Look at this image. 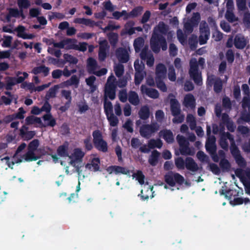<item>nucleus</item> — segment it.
I'll return each mask as SVG.
<instances>
[{"label": "nucleus", "mask_w": 250, "mask_h": 250, "mask_svg": "<svg viewBox=\"0 0 250 250\" xmlns=\"http://www.w3.org/2000/svg\"><path fill=\"white\" fill-rule=\"evenodd\" d=\"M205 63L204 58L200 57L197 62L195 58L191 59L189 61V75L191 79L197 85L203 84L202 73L199 70V65L203 67Z\"/></svg>", "instance_id": "f257e3e1"}, {"label": "nucleus", "mask_w": 250, "mask_h": 250, "mask_svg": "<svg viewBox=\"0 0 250 250\" xmlns=\"http://www.w3.org/2000/svg\"><path fill=\"white\" fill-rule=\"evenodd\" d=\"M150 46L152 51L158 53L162 48L163 51L167 50V44L165 37L159 33L153 32L150 40Z\"/></svg>", "instance_id": "f03ea898"}, {"label": "nucleus", "mask_w": 250, "mask_h": 250, "mask_svg": "<svg viewBox=\"0 0 250 250\" xmlns=\"http://www.w3.org/2000/svg\"><path fill=\"white\" fill-rule=\"evenodd\" d=\"M93 143L95 147L99 151L106 152L108 151L107 142L104 140L103 136L100 130L97 129L93 131Z\"/></svg>", "instance_id": "7ed1b4c3"}, {"label": "nucleus", "mask_w": 250, "mask_h": 250, "mask_svg": "<svg viewBox=\"0 0 250 250\" xmlns=\"http://www.w3.org/2000/svg\"><path fill=\"white\" fill-rule=\"evenodd\" d=\"M165 182L171 187L175 186L176 184L182 185L185 181L184 177L177 172L169 171L164 176Z\"/></svg>", "instance_id": "20e7f679"}, {"label": "nucleus", "mask_w": 250, "mask_h": 250, "mask_svg": "<svg viewBox=\"0 0 250 250\" xmlns=\"http://www.w3.org/2000/svg\"><path fill=\"white\" fill-rule=\"evenodd\" d=\"M160 125L156 122L150 124H145L140 127L139 132L142 137L146 139H149L153 134L158 131Z\"/></svg>", "instance_id": "39448f33"}, {"label": "nucleus", "mask_w": 250, "mask_h": 250, "mask_svg": "<svg viewBox=\"0 0 250 250\" xmlns=\"http://www.w3.org/2000/svg\"><path fill=\"white\" fill-rule=\"evenodd\" d=\"M42 111H45L46 114L42 116V119L44 121H48L47 125L54 127L56 125V121L50 113L51 110V105L49 103L48 101L45 100L43 105L41 107Z\"/></svg>", "instance_id": "423d86ee"}, {"label": "nucleus", "mask_w": 250, "mask_h": 250, "mask_svg": "<svg viewBox=\"0 0 250 250\" xmlns=\"http://www.w3.org/2000/svg\"><path fill=\"white\" fill-rule=\"evenodd\" d=\"M98 59L100 62H104L107 56V52L110 47L106 40L99 42Z\"/></svg>", "instance_id": "0eeeda50"}, {"label": "nucleus", "mask_w": 250, "mask_h": 250, "mask_svg": "<svg viewBox=\"0 0 250 250\" xmlns=\"http://www.w3.org/2000/svg\"><path fill=\"white\" fill-rule=\"evenodd\" d=\"M230 152L239 167L244 168L246 167V161L241 155L240 151L237 146H233L232 150H230Z\"/></svg>", "instance_id": "6e6552de"}, {"label": "nucleus", "mask_w": 250, "mask_h": 250, "mask_svg": "<svg viewBox=\"0 0 250 250\" xmlns=\"http://www.w3.org/2000/svg\"><path fill=\"white\" fill-rule=\"evenodd\" d=\"M200 35L199 37V42L200 45L207 43L210 36V30L207 24L200 27Z\"/></svg>", "instance_id": "1a4fd4ad"}, {"label": "nucleus", "mask_w": 250, "mask_h": 250, "mask_svg": "<svg viewBox=\"0 0 250 250\" xmlns=\"http://www.w3.org/2000/svg\"><path fill=\"white\" fill-rule=\"evenodd\" d=\"M117 84L110 83H106L104 86V99H107L109 98L111 100H113L116 97V88Z\"/></svg>", "instance_id": "9d476101"}, {"label": "nucleus", "mask_w": 250, "mask_h": 250, "mask_svg": "<svg viewBox=\"0 0 250 250\" xmlns=\"http://www.w3.org/2000/svg\"><path fill=\"white\" fill-rule=\"evenodd\" d=\"M61 95L67 100V102L64 104V105L61 106L59 108V110L62 112H64L70 107L72 100L71 92L70 90H62Z\"/></svg>", "instance_id": "9b49d317"}, {"label": "nucleus", "mask_w": 250, "mask_h": 250, "mask_svg": "<svg viewBox=\"0 0 250 250\" xmlns=\"http://www.w3.org/2000/svg\"><path fill=\"white\" fill-rule=\"evenodd\" d=\"M116 57L121 63H126L129 59V56L127 50L123 47H120L116 50Z\"/></svg>", "instance_id": "f8f14e48"}, {"label": "nucleus", "mask_w": 250, "mask_h": 250, "mask_svg": "<svg viewBox=\"0 0 250 250\" xmlns=\"http://www.w3.org/2000/svg\"><path fill=\"white\" fill-rule=\"evenodd\" d=\"M248 41L242 35H236L234 39V44L237 49H243L247 45Z\"/></svg>", "instance_id": "ddd939ff"}, {"label": "nucleus", "mask_w": 250, "mask_h": 250, "mask_svg": "<svg viewBox=\"0 0 250 250\" xmlns=\"http://www.w3.org/2000/svg\"><path fill=\"white\" fill-rule=\"evenodd\" d=\"M170 106L171 114L173 116H177L180 114L181 110L180 104L178 100L175 98L170 100Z\"/></svg>", "instance_id": "4468645a"}, {"label": "nucleus", "mask_w": 250, "mask_h": 250, "mask_svg": "<svg viewBox=\"0 0 250 250\" xmlns=\"http://www.w3.org/2000/svg\"><path fill=\"white\" fill-rule=\"evenodd\" d=\"M159 135L162 137L168 144H171L174 142V136L172 132L169 129H163L159 132Z\"/></svg>", "instance_id": "2eb2a0df"}, {"label": "nucleus", "mask_w": 250, "mask_h": 250, "mask_svg": "<svg viewBox=\"0 0 250 250\" xmlns=\"http://www.w3.org/2000/svg\"><path fill=\"white\" fill-rule=\"evenodd\" d=\"M50 68L45 65L42 64L39 66L34 67L31 73L34 75H38L39 74H42L43 77L47 76L49 74Z\"/></svg>", "instance_id": "dca6fc26"}, {"label": "nucleus", "mask_w": 250, "mask_h": 250, "mask_svg": "<svg viewBox=\"0 0 250 250\" xmlns=\"http://www.w3.org/2000/svg\"><path fill=\"white\" fill-rule=\"evenodd\" d=\"M69 144L67 142H65L62 145L60 146L57 149V154L61 157H66L70 156L68 153Z\"/></svg>", "instance_id": "f3484780"}, {"label": "nucleus", "mask_w": 250, "mask_h": 250, "mask_svg": "<svg viewBox=\"0 0 250 250\" xmlns=\"http://www.w3.org/2000/svg\"><path fill=\"white\" fill-rule=\"evenodd\" d=\"M167 72L166 66L163 63H159L156 66L155 78H166Z\"/></svg>", "instance_id": "a211bd4d"}, {"label": "nucleus", "mask_w": 250, "mask_h": 250, "mask_svg": "<svg viewBox=\"0 0 250 250\" xmlns=\"http://www.w3.org/2000/svg\"><path fill=\"white\" fill-rule=\"evenodd\" d=\"M184 104L187 107L193 109L195 107L196 102L194 96L191 94H187L184 100Z\"/></svg>", "instance_id": "6ab92c4d"}, {"label": "nucleus", "mask_w": 250, "mask_h": 250, "mask_svg": "<svg viewBox=\"0 0 250 250\" xmlns=\"http://www.w3.org/2000/svg\"><path fill=\"white\" fill-rule=\"evenodd\" d=\"M185 167L187 169L192 172H196L199 169L198 165L191 157L186 158L185 160Z\"/></svg>", "instance_id": "aec40b11"}, {"label": "nucleus", "mask_w": 250, "mask_h": 250, "mask_svg": "<svg viewBox=\"0 0 250 250\" xmlns=\"http://www.w3.org/2000/svg\"><path fill=\"white\" fill-rule=\"evenodd\" d=\"M100 160L99 158H94L92 159L91 163L85 165V168L94 172L100 170Z\"/></svg>", "instance_id": "412c9836"}, {"label": "nucleus", "mask_w": 250, "mask_h": 250, "mask_svg": "<svg viewBox=\"0 0 250 250\" xmlns=\"http://www.w3.org/2000/svg\"><path fill=\"white\" fill-rule=\"evenodd\" d=\"M158 29L160 34L162 35H166L167 34V39H169L170 38H171L172 36V34L171 32L168 31V26L163 21L159 22L158 25Z\"/></svg>", "instance_id": "4be33fe9"}, {"label": "nucleus", "mask_w": 250, "mask_h": 250, "mask_svg": "<svg viewBox=\"0 0 250 250\" xmlns=\"http://www.w3.org/2000/svg\"><path fill=\"white\" fill-rule=\"evenodd\" d=\"M139 118L143 120L148 119L150 116V110L146 105L142 106L138 112Z\"/></svg>", "instance_id": "5701e85b"}, {"label": "nucleus", "mask_w": 250, "mask_h": 250, "mask_svg": "<svg viewBox=\"0 0 250 250\" xmlns=\"http://www.w3.org/2000/svg\"><path fill=\"white\" fill-rule=\"evenodd\" d=\"M129 102L133 105H137L140 103V99L137 92L134 91H130L128 94Z\"/></svg>", "instance_id": "b1692460"}, {"label": "nucleus", "mask_w": 250, "mask_h": 250, "mask_svg": "<svg viewBox=\"0 0 250 250\" xmlns=\"http://www.w3.org/2000/svg\"><path fill=\"white\" fill-rule=\"evenodd\" d=\"M18 5L21 10V17L22 19L25 18V16L23 12V9H27L30 5V2L29 0H18Z\"/></svg>", "instance_id": "393cba45"}, {"label": "nucleus", "mask_w": 250, "mask_h": 250, "mask_svg": "<svg viewBox=\"0 0 250 250\" xmlns=\"http://www.w3.org/2000/svg\"><path fill=\"white\" fill-rule=\"evenodd\" d=\"M84 155L85 153L83 152L81 148H76L74 149L73 153L69 156V158H74L78 160V162H82Z\"/></svg>", "instance_id": "a878e982"}, {"label": "nucleus", "mask_w": 250, "mask_h": 250, "mask_svg": "<svg viewBox=\"0 0 250 250\" xmlns=\"http://www.w3.org/2000/svg\"><path fill=\"white\" fill-rule=\"evenodd\" d=\"M36 135L34 131H25L20 129V136L24 141H28L32 139Z\"/></svg>", "instance_id": "bb28decb"}, {"label": "nucleus", "mask_w": 250, "mask_h": 250, "mask_svg": "<svg viewBox=\"0 0 250 250\" xmlns=\"http://www.w3.org/2000/svg\"><path fill=\"white\" fill-rule=\"evenodd\" d=\"M110 45L112 47H115L119 41V35L118 33L111 32L107 34Z\"/></svg>", "instance_id": "cd10ccee"}, {"label": "nucleus", "mask_w": 250, "mask_h": 250, "mask_svg": "<svg viewBox=\"0 0 250 250\" xmlns=\"http://www.w3.org/2000/svg\"><path fill=\"white\" fill-rule=\"evenodd\" d=\"M35 151L28 150L27 152L24 155V159L26 162L36 161L41 158V156L35 154Z\"/></svg>", "instance_id": "c85d7f7f"}, {"label": "nucleus", "mask_w": 250, "mask_h": 250, "mask_svg": "<svg viewBox=\"0 0 250 250\" xmlns=\"http://www.w3.org/2000/svg\"><path fill=\"white\" fill-rule=\"evenodd\" d=\"M160 153L156 150H153L149 157L148 163L152 166H155L158 162Z\"/></svg>", "instance_id": "c756f323"}, {"label": "nucleus", "mask_w": 250, "mask_h": 250, "mask_svg": "<svg viewBox=\"0 0 250 250\" xmlns=\"http://www.w3.org/2000/svg\"><path fill=\"white\" fill-rule=\"evenodd\" d=\"M59 88V86L58 85H55L53 87L50 88L46 93L45 96V100L49 101L50 98H54L56 97Z\"/></svg>", "instance_id": "7c9ffc66"}, {"label": "nucleus", "mask_w": 250, "mask_h": 250, "mask_svg": "<svg viewBox=\"0 0 250 250\" xmlns=\"http://www.w3.org/2000/svg\"><path fill=\"white\" fill-rule=\"evenodd\" d=\"M87 71L89 74L91 73L97 68V62L93 58L90 57L87 59Z\"/></svg>", "instance_id": "2f4dec72"}, {"label": "nucleus", "mask_w": 250, "mask_h": 250, "mask_svg": "<svg viewBox=\"0 0 250 250\" xmlns=\"http://www.w3.org/2000/svg\"><path fill=\"white\" fill-rule=\"evenodd\" d=\"M74 22L84 24L90 27H94L95 24L94 21L85 18H77L74 20Z\"/></svg>", "instance_id": "473e14b6"}, {"label": "nucleus", "mask_w": 250, "mask_h": 250, "mask_svg": "<svg viewBox=\"0 0 250 250\" xmlns=\"http://www.w3.org/2000/svg\"><path fill=\"white\" fill-rule=\"evenodd\" d=\"M223 89V81L220 78H216L213 83V90L215 93L221 92Z\"/></svg>", "instance_id": "72a5a7b5"}, {"label": "nucleus", "mask_w": 250, "mask_h": 250, "mask_svg": "<svg viewBox=\"0 0 250 250\" xmlns=\"http://www.w3.org/2000/svg\"><path fill=\"white\" fill-rule=\"evenodd\" d=\"M104 108L106 116L112 114L113 111V105L111 102L105 99L104 103Z\"/></svg>", "instance_id": "f704fd0d"}, {"label": "nucleus", "mask_w": 250, "mask_h": 250, "mask_svg": "<svg viewBox=\"0 0 250 250\" xmlns=\"http://www.w3.org/2000/svg\"><path fill=\"white\" fill-rule=\"evenodd\" d=\"M40 145V141L38 139H36L32 140L29 143L28 145L27 149L31 151H35L37 150L38 151H42V149L40 148L37 149Z\"/></svg>", "instance_id": "c9c22d12"}, {"label": "nucleus", "mask_w": 250, "mask_h": 250, "mask_svg": "<svg viewBox=\"0 0 250 250\" xmlns=\"http://www.w3.org/2000/svg\"><path fill=\"white\" fill-rule=\"evenodd\" d=\"M144 44V40L142 37H138L135 39L133 43L134 49L136 52L141 50V48Z\"/></svg>", "instance_id": "e433bc0d"}, {"label": "nucleus", "mask_w": 250, "mask_h": 250, "mask_svg": "<svg viewBox=\"0 0 250 250\" xmlns=\"http://www.w3.org/2000/svg\"><path fill=\"white\" fill-rule=\"evenodd\" d=\"M5 89L7 90H12L13 86L17 84L15 77L7 76L5 78Z\"/></svg>", "instance_id": "4c0bfd02"}, {"label": "nucleus", "mask_w": 250, "mask_h": 250, "mask_svg": "<svg viewBox=\"0 0 250 250\" xmlns=\"http://www.w3.org/2000/svg\"><path fill=\"white\" fill-rule=\"evenodd\" d=\"M106 116L110 126L115 127L118 125L119 119L113 113Z\"/></svg>", "instance_id": "58836bf2"}, {"label": "nucleus", "mask_w": 250, "mask_h": 250, "mask_svg": "<svg viewBox=\"0 0 250 250\" xmlns=\"http://www.w3.org/2000/svg\"><path fill=\"white\" fill-rule=\"evenodd\" d=\"M221 137H224L225 139H226V140L227 139L229 140L230 142V151L232 150V147L237 146L235 144L233 136L230 133L227 132H224L222 133Z\"/></svg>", "instance_id": "ea45409f"}, {"label": "nucleus", "mask_w": 250, "mask_h": 250, "mask_svg": "<svg viewBox=\"0 0 250 250\" xmlns=\"http://www.w3.org/2000/svg\"><path fill=\"white\" fill-rule=\"evenodd\" d=\"M132 177L133 178H135L140 184L143 185L144 184L145 176L141 170H138L136 173H134Z\"/></svg>", "instance_id": "a19ab883"}, {"label": "nucleus", "mask_w": 250, "mask_h": 250, "mask_svg": "<svg viewBox=\"0 0 250 250\" xmlns=\"http://www.w3.org/2000/svg\"><path fill=\"white\" fill-rule=\"evenodd\" d=\"M142 9L143 8L141 6H138L133 9L129 13L127 12L128 19L130 18L137 17L139 15L141 14Z\"/></svg>", "instance_id": "79ce46f5"}, {"label": "nucleus", "mask_w": 250, "mask_h": 250, "mask_svg": "<svg viewBox=\"0 0 250 250\" xmlns=\"http://www.w3.org/2000/svg\"><path fill=\"white\" fill-rule=\"evenodd\" d=\"M164 79L155 78L157 87L162 92H166L167 90V86L163 81Z\"/></svg>", "instance_id": "37998d69"}, {"label": "nucleus", "mask_w": 250, "mask_h": 250, "mask_svg": "<svg viewBox=\"0 0 250 250\" xmlns=\"http://www.w3.org/2000/svg\"><path fill=\"white\" fill-rule=\"evenodd\" d=\"M80 83L79 78L76 75H72L69 80L66 81V83L68 85H75L77 87Z\"/></svg>", "instance_id": "c03bdc74"}, {"label": "nucleus", "mask_w": 250, "mask_h": 250, "mask_svg": "<svg viewBox=\"0 0 250 250\" xmlns=\"http://www.w3.org/2000/svg\"><path fill=\"white\" fill-rule=\"evenodd\" d=\"M112 15L116 20H119L122 17H123V20L125 21L128 19L127 12L125 10H123L121 12L115 11L112 13Z\"/></svg>", "instance_id": "a18cd8bd"}, {"label": "nucleus", "mask_w": 250, "mask_h": 250, "mask_svg": "<svg viewBox=\"0 0 250 250\" xmlns=\"http://www.w3.org/2000/svg\"><path fill=\"white\" fill-rule=\"evenodd\" d=\"M219 165L223 171H228L230 168V164L229 162L225 158H223L220 160Z\"/></svg>", "instance_id": "49530a36"}, {"label": "nucleus", "mask_w": 250, "mask_h": 250, "mask_svg": "<svg viewBox=\"0 0 250 250\" xmlns=\"http://www.w3.org/2000/svg\"><path fill=\"white\" fill-rule=\"evenodd\" d=\"M47 60L49 63L57 65L58 67H61L65 63L64 61L62 60H59L51 57H48Z\"/></svg>", "instance_id": "de8ad7c7"}, {"label": "nucleus", "mask_w": 250, "mask_h": 250, "mask_svg": "<svg viewBox=\"0 0 250 250\" xmlns=\"http://www.w3.org/2000/svg\"><path fill=\"white\" fill-rule=\"evenodd\" d=\"M63 58L65 60L64 62H68L71 64H76L78 63V60L77 58L68 54H64L63 55Z\"/></svg>", "instance_id": "09e8293b"}, {"label": "nucleus", "mask_w": 250, "mask_h": 250, "mask_svg": "<svg viewBox=\"0 0 250 250\" xmlns=\"http://www.w3.org/2000/svg\"><path fill=\"white\" fill-rule=\"evenodd\" d=\"M145 72H136L134 77V83L136 85H139L144 78Z\"/></svg>", "instance_id": "8fccbe9b"}, {"label": "nucleus", "mask_w": 250, "mask_h": 250, "mask_svg": "<svg viewBox=\"0 0 250 250\" xmlns=\"http://www.w3.org/2000/svg\"><path fill=\"white\" fill-rule=\"evenodd\" d=\"M114 172L116 174H118L119 173H122L123 174H128L130 172L129 170L127 168L118 166H114Z\"/></svg>", "instance_id": "3c124183"}, {"label": "nucleus", "mask_w": 250, "mask_h": 250, "mask_svg": "<svg viewBox=\"0 0 250 250\" xmlns=\"http://www.w3.org/2000/svg\"><path fill=\"white\" fill-rule=\"evenodd\" d=\"M201 19L200 14L199 12L194 13L191 18L188 20L191 23L197 26Z\"/></svg>", "instance_id": "603ef678"}, {"label": "nucleus", "mask_w": 250, "mask_h": 250, "mask_svg": "<svg viewBox=\"0 0 250 250\" xmlns=\"http://www.w3.org/2000/svg\"><path fill=\"white\" fill-rule=\"evenodd\" d=\"M73 40L71 39H67L61 41L59 42H55L53 43V46L55 47H58L60 48H63L66 44H68L72 42Z\"/></svg>", "instance_id": "864d4df0"}, {"label": "nucleus", "mask_w": 250, "mask_h": 250, "mask_svg": "<svg viewBox=\"0 0 250 250\" xmlns=\"http://www.w3.org/2000/svg\"><path fill=\"white\" fill-rule=\"evenodd\" d=\"M96 77L94 76H90V77L85 79V82L86 83V84L91 88V91L92 92H93L96 88V86L94 84V82L96 81Z\"/></svg>", "instance_id": "5fc2aeb1"}, {"label": "nucleus", "mask_w": 250, "mask_h": 250, "mask_svg": "<svg viewBox=\"0 0 250 250\" xmlns=\"http://www.w3.org/2000/svg\"><path fill=\"white\" fill-rule=\"evenodd\" d=\"M205 147L207 151L210 155H213L216 152V144H212L206 143L205 144Z\"/></svg>", "instance_id": "6e6d98bb"}, {"label": "nucleus", "mask_w": 250, "mask_h": 250, "mask_svg": "<svg viewBox=\"0 0 250 250\" xmlns=\"http://www.w3.org/2000/svg\"><path fill=\"white\" fill-rule=\"evenodd\" d=\"M168 78L171 82H175L176 80L175 69L172 65L169 66L168 67Z\"/></svg>", "instance_id": "4d7b16f0"}, {"label": "nucleus", "mask_w": 250, "mask_h": 250, "mask_svg": "<svg viewBox=\"0 0 250 250\" xmlns=\"http://www.w3.org/2000/svg\"><path fill=\"white\" fill-rule=\"evenodd\" d=\"M116 76L120 78L121 77L124 72V66L122 64H119L114 67V69Z\"/></svg>", "instance_id": "13d9d810"}, {"label": "nucleus", "mask_w": 250, "mask_h": 250, "mask_svg": "<svg viewBox=\"0 0 250 250\" xmlns=\"http://www.w3.org/2000/svg\"><path fill=\"white\" fill-rule=\"evenodd\" d=\"M175 164L179 169H184L185 167V161L182 157H178L175 160Z\"/></svg>", "instance_id": "bf43d9fd"}, {"label": "nucleus", "mask_w": 250, "mask_h": 250, "mask_svg": "<svg viewBox=\"0 0 250 250\" xmlns=\"http://www.w3.org/2000/svg\"><path fill=\"white\" fill-rule=\"evenodd\" d=\"M195 26L189 21H188L184 23V29L185 32L188 34L191 33L193 32L194 27Z\"/></svg>", "instance_id": "052dcab7"}, {"label": "nucleus", "mask_w": 250, "mask_h": 250, "mask_svg": "<svg viewBox=\"0 0 250 250\" xmlns=\"http://www.w3.org/2000/svg\"><path fill=\"white\" fill-rule=\"evenodd\" d=\"M146 95L149 97L153 99H156L159 97V93L156 89L150 88V89H146Z\"/></svg>", "instance_id": "680f3d73"}, {"label": "nucleus", "mask_w": 250, "mask_h": 250, "mask_svg": "<svg viewBox=\"0 0 250 250\" xmlns=\"http://www.w3.org/2000/svg\"><path fill=\"white\" fill-rule=\"evenodd\" d=\"M225 18L230 22H233L237 21L235 15L232 11L227 10L225 14Z\"/></svg>", "instance_id": "e2e57ef3"}, {"label": "nucleus", "mask_w": 250, "mask_h": 250, "mask_svg": "<svg viewBox=\"0 0 250 250\" xmlns=\"http://www.w3.org/2000/svg\"><path fill=\"white\" fill-rule=\"evenodd\" d=\"M15 31L17 32V36L23 39L26 33L25 32V28L24 26L20 25L15 29Z\"/></svg>", "instance_id": "0e129e2a"}, {"label": "nucleus", "mask_w": 250, "mask_h": 250, "mask_svg": "<svg viewBox=\"0 0 250 250\" xmlns=\"http://www.w3.org/2000/svg\"><path fill=\"white\" fill-rule=\"evenodd\" d=\"M179 146V150L182 155H186L190 154V149L189 147V144H186Z\"/></svg>", "instance_id": "69168bd1"}, {"label": "nucleus", "mask_w": 250, "mask_h": 250, "mask_svg": "<svg viewBox=\"0 0 250 250\" xmlns=\"http://www.w3.org/2000/svg\"><path fill=\"white\" fill-rule=\"evenodd\" d=\"M91 136H89L83 140L84 147L87 151H90L93 148V145L91 142Z\"/></svg>", "instance_id": "338daca9"}, {"label": "nucleus", "mask_w": 250, "mask_h": 250, "mask_svg": "<svg viewBox=\"0 0 250 250\" xmlns=\"http://www.w3.org/2000/svg\"><path fill=\"white\" fill-rule=\"evenodd\" d=\"M226 58L229 63H232L234 60V54L233 50L229 49L226 53Z\"/></svg>", "instance_id": "774afa93"}]
</instances>
